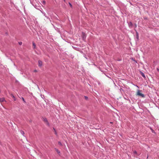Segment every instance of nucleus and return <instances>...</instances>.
<instances>
[{
  "mask_svg": "<svg viewBox=\"0 0 159 159\" xmlns=\"http://www.w3.org/2000/svg\"><path fill=\"white\" fill-rule=\"evenodd\" d=\"M141 91L138 90L136 93V95L141 97L142 98L145 97L144 95L141 93Z\"/></svg>",
  "mask_w": 159,
  "mask_h": 159,
  "instance_id": "nucleus-1",
  "label": "nucleus"
},
{
  "mask_svg": "<svg viewBox=\"0 0 159 159\" xmlns=\"http://www.w3.org/2000/svg\"><path fill=\"white\" fill-rule=\"evenodd\" d=\"M43 121L45 123L48 125H49V123L48 122V120L46 118H43Z\"/></svg>",
  "mask_w": 159,
  "mask_h": 159,
  "instance_id": "nucleus-2",
  "label": "nucleus"
},
{
  "mask_svg": "<svg viewBox=\"0 0 159 159\" xmlns=\"http://www.w3.org/2000/svg\"><path fill=\"white\" fill-rule=\"evenodd\" d=\"M38 65L39 67H41L42 65V62L40 60H39L38 61Z\"/></svg>",
  "mask_w": 159,
  "mask_h": 159,
  "instance_id": "nucleus-3",
  "label": "nucleus"
},
{
  "mask_svg": "<svg viewBox=\"0 0 159 159\" xmlns=\"http://www.w3.org/2000/svg\"><path fill=\"white\" fill-rule=\"evenodd\" d=\"M82 38L83 39H84L86 38V35L84 33L82 32Z\"/></svg>",
  "mask_w": 159,
  "mask_h": 159,
  "instance_id": "nucleus-4",
  "label": "nucleus"
},
{
  "mask_svg": "<svg viewBox=\"0 0 159 159\" xmlns=\"http://www.w3.org/2000/svg\"><path fill=\"white\" fill-rule=\"evenodd\" d=\"M5 101V99L3 98H0V102H2Z\"/></svg>",
  "mask_w": 159,
  "mask_h": 159,
  "instance_id": "nucleus-5",
  "label": "nucleus"
},
{
  "mask_svg": "<svg viewBox=\"0 0 159 159\" xmlns=\"http://www.w3.org/2000/svg\"><path fill=\"white\" fill-rule=\"evenodd\" d=\"M141 75L143 77H145V75L143 73L141 72Z\"/></svg>",
  "mask_w": 159,
  "mask_h": 159,
  "instance_id": "nucleus-6",
  "label": "nucleus"
},
{
  "mask_svg": "<svg viewBox=\"0 0 159 159\" xmlns=\"http://www.w3.org/2000/svg\"><path fill=\"white\" fill-rule=\"evenodd\" d=\"M33 45L34 46V48H35L36 47V45H35V43L34 42H33Z\"/></svg>",
  "mask_w": 159,
  "mask_h": 159,
  "instance_id": "nucleus-7",
  "label": "nucleus"
},
{
  "mask_svg": "<svg viewBox=\"0 0 159 159\" xmlns=\"http://www.w3.org/2000/svg\"><path fill=\"white\" fill-rule=\"evenodd\" d=\"M55 150L58 153V154H59L60 153V151H59L57 149L55 148Z\"/></svg>",
  "mask_w": 159,
  "mask_h": 159,
  "instance_id": "nucleus-8",
  "label": "nucleus"
},
{
  "mask_svg": "<svg viewBox=\"0 0 159 159\" xmlns=\"http://www.w3.org/2000/svg\"><path fill=\"white\" fill-rule=\"evenodd\" d=\"M42 3L43 4L45 5L46 3V2L45 1H43L42 2Z\"/></svg>",
  "mask_w": 159,
  "mask_h": 159,
  "instance_id": "nucleus-9",
  "label": "nucleus"
},
{
  "mask_svg": "<svg viewBox=\"0 0 159 159\" xmlns=\"http://www.w3.org/2000/svg\"><path fill=\"white\" fill-rule=\"evenodd\" d=\"M22 99L23 100V101H24V102H25V100H24V98H23L22 97Z\"/></svg>",
  "mask_w": 159,
  "mask_h": 159,
  "instance_id": "nucleus-10",
  "label": "nucleus"
},
{
  "mask_svg": "<svg viewBox=\"0 0 159 159\" xmlns=\"http://www.w3.org/2000/svg\"><path fill=\"white\" fill-rule=\"evenodd\" d=\"M58 144H59L60 145H62L61 143V142H58Z\"/></svg>",
  "mask_w": 159,
  "mask_h": 159,
  "instance_id": "nucleus-11",
  "label": "nucleus"
},
{
  "mask_svg": "<svg viewBox=\"0 0 159 159\" xmlns=\"http://www.w3.org/2000/svg\"><path fill=\"white\" fill-rule=\"evenodd\" d=\"M11 96L13 98H15V97L13 94H11Z\"/></svg>",
  "mask_w": 159,
  "mask_h": 159,
  "instance_id": "nucleus-12",
  "label": "nucleus"
},
{
  "mask_svg": "<svg viewBox=\"0 0 159 159\" xmlns=\"http://www.w3.org/2000/svg\"><path fill=\"white\" fill-rule=\"evenodd\" d=\"M21 132L22 134H24V132L23 131H21Z\"/></svg>",
  "mask_w": 159,
  "mask_h": 159,
  "instance_id": "nucleus-13",
  "label": "nucleus"
},
{
  "mask_svg": "<svg viewBox=\"0 0 159 159\" xmlns=\"http://www.w3.org/2000/svg\"><path fill=\"white\" fill-rule=\"evenodd\" d=\"M69 4L70 5V6L71 7H72V5L70 3V2L69 3Z\"/></svg>",
  "mask_w": 159,
  "mask_h": 159,
  "instance_id": "nucleus-14",
  "label": "nucleus"
},
{
  "mask_svg": "<svg viewBox=\"0 0 159 159\" xmlns=\"http://www.w3.org/2000/svg\"><path fill=\"white\" fill-rule=\"evenodd\" d=\"M137 39H138L139 36H138L137 34Z\"/></svg>",
  "mask_w": 159,
  "mask_h": 159,
  "instance_id": "nucleus-15",
  "label": "nucleus"
},
{
  "mask_svg": "<svg viewBox=\"0 0 159 159\" xmlns=\"http://www.w3.org/2000/svg\"><path fill=\"white\" fill-rule=\"evenodd\" d=\"M19 43V44H20V45H21V44H22V42H20V43Z\"/></svg>",
  "mask_w": 159,
  "mask_h": 159,
  "instance_id": "nucleus-16",
  "label": "nucleus"
},
{
  "mask_svg": "<svg viewBox=\"0 0 159 159\" xmlns=\"http://www.w3.org/2000/svg\"><path fill=\"white\" fill-rule=\"evenodd\" d=\"M34 71L35 72H37V70H35Z\"/></svg>",
  "mask_w": 159,
  "mask_h": 159,
  "instance_id": "nucleus-17",
  "label": "nucleus"
},
{
  "mask_svg": "<svg viewBox=\"0 0 159 159\" xmlns=\"http://www.w3.org/2000/svg\"><path fill=\"white\" fill-rule=\"evenodd\" d=\"M14 98V101H15V100H16L15 98Z\"/></svg>",
  "mask_w": 159,
  "mask_h": 159,
  "instance_id": "nucleus-18",
  "label": "nucleus"
},
{
  "mask_svg": "<svg viewBox=\"0 0 159 159\" xmlns=\"http://www.w3.org/2000/svg\"><path fill=\"white\" fill-rule=\"evenodd\" d=\"M85 98H87L86 97H85Z\"/></svg>",
  "mask_w": 159,
  "mask_h": 159,
  "instance_id": "nucleus-19",
  "label": "nucleus"
},
{
  "mask_svg": "<svg viewBox=\"0 0 159 159\" xmlns=\"http://www.w3.org/2000/svg\"><path fill=\"white\" fill-rule=\"evenodd\" d=\"M135 152V153H136V151H135V152Z\"/></svg>",
  "mask_w": 159,
  "mask_h": 159,
  "instance_id": "nucleus-20",
  "label": "nucleus"
},
{
  "mask_svg": "<svg viewBox=\"0 0 159 159\" xmlns=\"http://www.w3.org/2000/svg\"><path fill=\"white\" fill-rule=\"evenodd\" d=\"M64 0V1H65V0Z\"/></svg>",
  "mask_w": 159,
  "mask_h": 159,
  "instance_id": "nucleus-21",
  "label": "nucleus"
}]
</instances>
